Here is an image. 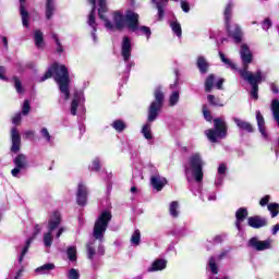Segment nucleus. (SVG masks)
Instances as JSON below:
<instances>
[{"instance_id":"393cba45","label":"nucleus","mask_w":279,"mask_h":279,"mask_svg":"<svg viewBox=\"0 0 279 279\" xmlns=\"http://www.w3.org/2000/svg\"><path fill=\"white\" fill-rule=\"evenodd\" d=\"M167 269V259H155L150 267L147 268L148 274H154V271H162Z\"/></svg>"},{"instance_id":"9b49d317","label":"nucleus","mask_w":279,"mask_h":279,"mask_svg":"<svg viewBox=\"0 0 279 279\" xmlns=\"http://www.w3.org/2000/svg\"><path fill=\"white\" fill-rule=\"evenodd\" d=\"M121 57L125 62V74L130 75L134 61H130V58H132V39L128 36H124L121 41Z\"/></svg>"},{"instance_id":"6ab92c4d","label":"nucleus","mask_w":279,"mask_h":279,"mask_svg":"<svg viewBox=\"0 0 279 279\" xmlns=\"http://www.w3.org/2000/svg\"><path fill=\"white\" fill-rule=\"evenodd\" d=\"M197 186V190H194V195H197L199 193V197L203 202H206V197L208 202H215L217 201V193L215 192H208L207 190H202V182L201 183H195Z\"/></svg>"},{"instance_id":"1a4fd4ad","label":"nucleus","mask_w":279,"mask_h":279,"mask_svg":"<svg viewBox=\"0 0 279 279\" xmlns=\"http://www.w3.org/2000/svg\"><path fill=\"white\" fill-rule=\"evenodd\" d=\"M205 134L210 143H219L221 138H226L228 134V125L226 124V119H214V129L205 131Z\"/></svg>"},{"instance_id":"7c9ffc66","label":"nucleus","mask_w":279,"mask_h":279,"mask_svg":"<svg viewBox=\"0 0 279 279\" xmlns=\"http://www.w3.org/2000/svg\"><path fill=\"white\" fill-rule=\"evenodd\" d=\"M53 269H56V264L48 263L37 267L35 269V274H37L38 276H46L50 271H53Z\"/></svg>"},{"instance_id":"5fc2aeb1","label":"nucleus","mask_w":279,"mask_h":279,"mask_svg":"<svg viewBox=\"0 0 279 279\" xmlns=\"http://www.w3.org/2000/svg\"><path fill=\"white\" fill-rule=\"evenodd\" d=\"M181 9L183 12H185V14H189V12H191V4H189L187 1L182 0L181 1Z\"/></svg>"},{"instance_id":"72a5a7b5","label":"nucleus","mask_w":279,"mask_h":279,"mask_svg":"<svg viewBox=\"0 0 279 279\" xmlns=\"http://www.w3.org/2000/svg\"><path fill=\"white\" fill-rule=\"evenodd\" d=\"M34 40H35V46L37 47V49H43V47H45V37L43 35V32L35 31Z\"/></svg>"},{"instance_id":"774afa93","label":"nucleus","mask_w":279,"mask_h":279,"mask_svg":"<svg viewBox=\"0 0 279 279\" xmlns=\"http://www.w3.org/2000/svg\"><path fill=\"white\" fill-rule=\"evenodd\" d=\"M24 134H25L26 138H32V136H34L35 132L29 130V131H26Z\"/></svg>"},{"instance_id":"20e7f679","label":"nucleus","mask_w":279,"mask_h":279,"mask_svg":"<svg viewBox=\"0 0 279 279\" xmlns=\"http://www.w3.org/2000/svg\"><path fill=\"white\" fill-rule=\"evenodd\" d=\"M204 165L202 155L199 153H194L189 157L187 162L184 166L185 178L193 195H195V183L199 186V183L204 180Z\"/></svg>"},{"instance_id":"603ef678","label":"nucleus","mask_w":279,"mask_h":279,"mask_svg":"<svg viewBox=\"0 0 279 279\" xmlns=\"http://www.w3.org/2000/svg\"><path fill=\"white\" fill-rule=\"evenodd\" d=\"M13 82H14L16 93H19L21 95L23 93V84L21 83V80H19V77L14 76Z\"/></svg>"},{"instance_id":"dca6fc26","label":"nucleus","mask_w":279,"mask_h":279,"mask_svg":"<svg viewBox=\"0 0 279 279\" xmlns=\"http://www.w3.org/2000/svg\"><path fill=\"white\" fill-rule=\"evenodd\" d=\"M87 201H88V187H86L84 183H78L77 192H76V203L78 204V206H86Z\"/></svg>"},{"instance_id":"4c0bfd02","label":"nucleus","mask_w":279,"mask_h":279,"mask_svg":"<svg viewBox=\"0 0 279 279\" xmlns=\"http://www.w3.org/2000/svg\"><path fill=\"white\" fill-rule=\"evenodd\" d=\"M66 254L71 263H75L77 260V247L75 246L68 247Z\"/></svg>"},{"instance_id":"0e129e2a","label":"nucleus","mask_w":279,"mask_h":279,"mask_svg":"<svg viewBox=\"0 0 279 279\" xmlns=\"http://www.w3.org/2000/svg\"><path fill=\"white\" fill-rule=\"evenodd\" d=\"M64 230H65L64 227L59 228V230L57 231V234H56V239H60V236H62Z\"/></svg>"},{"instance_id":"2eb2a0df","label":"nucleus","mask_w":279,"mask_h":279,"mask_svg":"<svg viewBox=\"0 0 279 279\" xmlns=\"http://www.w3.org/2000/svg\"><path fill=\"white\" fill-rule=\"evenodd\" d=\"M77 108L78 110L84 111V92L76 90L74 93V98L71 104L70 112L73 117L77 114Z\"/></svg>"},{"instance_id":"f03ea898","label":"nucleus","mask_w":279,"mask_h":279,"mask_svg":"<svg viewBox=\"0 0 279 279\" xmlns=\"http://www.w3.org/2000/svg\"><path fill=\"white\" fill-rule=\"evenodd\" d=\"M54 75V82H57L59 86V90L61 96L59 98V104H66L69 98L71 97V90L69 89V85L71 84V78L69 77V70L64 65H60L58 63H53L48 71L43 75L38 82H46Z\"/></svg>"},{"instance_id":"f8f14e48","label":"nucleus","mask_w":279,"mask_h":279,"mask_svg":"<svg viewBox=\"0 0 279 279\" xmlns=\"http://www.w3.org/2000/svg\"><path fill=\"white\" fill-rule=\"evenodd\" d=\"M150 171L153 173L150 175V184L153 189H155V191H162V189H165V186L167 185V179L158 173L156 167L151 166Z\"/></svg>"},{"instance_id":"c9c22d12","label":"nucleus","mask_w":279,"mask_h":279,"mask_svg":"<svg viewBox=\"0 0 279 279\" xmlns=\"http://www.w3.org/2000/svg\"><path fill=\"white\" fill-rule=\"evenodd\" d=\"M39 134L45 143H47L48 145L53 144V136H51V133H49V130L47 128H41Z\"/></svg>"},{"instance_id":"4be33fe9","label":"nucleus","mask_w":279,"mask_h":279,"mask_svg":"<svg viewBox=\"0 0 279 279\" xmlns=\"http://www.w3.org/2000/svg\"><path fill=\"white\" fill-rule=\"evenodd\" d=\"M41 228H40V225H36L35 226V233L33 234L32 238H28L26 240V243L24 245V247L22 248V252L20 254V257H19V263H23V258H25V254H27V252H29V247L34 241V239H36V235L40 232Z\"/></svg>"},{"instance_id":"6e6552de","label":"nucleus","mask_w":279,"mask_h":279,"mask_svg":"<svg viewBox=\"0 0 279 279\" xmlns=\"http://www.w3.org/2000/svg\"><path fill=\"white\" fill-rule=\"evenodd\" d=\"M126 27L137 36H145L147 40L151 38V28L149 26H140L138 14L133 11L126 12Z\"/></svg>"},{"instance_id":"5701e85b","label":"nucleus","mask_w":279,"mask_h":279,"mask_svg":"<svg viewBox=\"0 0 279 279\" xmlns=\"http://www.w3.org/2000/svg\"><path fill=\"white\" fill-rule=\"evenodd\" d=\"M257 128L265 141H269V134H267V128H265V118L260 111H256Z\"/></svg>"},{"instance_id":"c03bdc74","label":"nucleus","mask_w":279,"mask_h":279,"mask_svg":"<svg viewBox=\"0 0 279 279\" xmlns=\"http://www.w3.org/2000/svg\"><path fill=\"white\" fill-rule=\"evenodd\" d=\"M268 210H269L272 219L278 217V215H279V204L278 203L268 204Z\"/></svg>"},{"instance_id":"bf43d9fd","label":"nucleus","mask_w":279,"mask_h":279,"mask_svg":"<svg viewBox=\"0 0 279 279\" xmlns=\"http://www.w3.org/2000/svg\"><path fill=\"white\" fill-rule=\"evenodd\" d=\"M21 120H22V116H21V112H17L13 119H12V124L13 125H19L21 123Z\"/></svg>"},{"instance_id":"39448f33","label":"nucleus","mask_w":279,"mask_h":279,"mask_svg":"<svg viewBox=\"0 0 279 279\" xmlns=\"http://www.w3.org/2000/svg\"><path fill=\"white\" fill-rule=\"evenodd\" d=\"M90 3L93 8H96V5H98V16L101 21H105V27L107 29H123L125 25H128L126 15L123 16V13L121 12H116L113 14L114 24L106 19V16L104 15V13L108 12V7H106V0H92Z\"/></svg>"},{"instance_id":"2f4dec72","label":"nucleus","mask_w":279,"mask_h":279,"mask_svg":"<svg viewBox=\"0 0 279 279\" xmlns=\"http://www.w3.org/2000/svg\"><path fill=\"white\" fill-rule=\"evenodd\" d=\"M196 65L202 74L208 73L209 64H208V61L206 60V57H204V56L197 57Z\"/></svg>"},{"instance_id":"9d476101","label":"nucleus","mask_w":279,"mask_h":279,"mask_svg":"<svg viewBox=\"0 0 279 279\" xmlns=\"http://www.w3.org/2000/svg\"><path fill=\"white\" fill-rule=\"evenodd\" d=\"M62 223V217L58 211H54L48 222V232L44 233V245L49 248L53 245V230Z\"/></svg>"},{"instance_id":"3c124183","label":"nucleus","mask_w":279,"mask_h":279,"mask_svg":"<svg viewBox=\"0 0 279 279\" xmlns=\"http://www.w3.org/2000/svg\"><path fill=\"white\" fill-rule=\"evenodd\" d=\"M52 38L57 45V53H62L64 51V48L62 47V43H60V39L58 38L57 34H52Z\"/></svg>"},{"instance_id":"423d86ee","label":"nucleus","mask_w":279,"mask_h":279,"mask_svg":"<svg viewBox=\"0 0 279 279\" xmlns=\"http://www.w3.org/2000/svg\"><path fill=\"white\" fill-rule=\"evenodd\" d=\"M112 219V214H110V211L105 210L102 211L98 218L95 221L94 225V239H96V241H99V245L97 248V256H104V254H106V251L104 248V234H106V230H108V225L110 223Z\"/></svg>"},{"instance_id":"69168bd1","label":"nucleus","mask_w":279,"mask_h":279,"mask_svg":"<svg viewBox=\"0 0 279 279\" xmlns=\"http://www.w3.org/2000/svg\"><path fill=\"white\" fill-rule=\"evenodd\" d=\"M279 232V223L275 225L271 229V234L276 235Z\"/></svg>"},{"instance_id":"473e14b6","label":"nucleus","mask_w":279,"mask_h":279,"mask_svg":"<svg viewBox=\"0 0 279 279\" xmlns=\"http://www.w3.org/2000/svg\"><path fill=\"white\" fill-rule=\"evenodd\" d=\"M56 14V0H47L46 1V19L50 21Z\"/></svg>"},{"instance_id":"f704fd0d","label":"nucleus","mask_w":279,"mask_h":279,"mask_svg":"<svg viewBox=\"0 0 279 279\" xmlns=\"http://www.w3.org/2000/svg\"><path fill=\"white\" fill-rule=\"evenodd\" d=\"M95 243L96 241H92L87 244V258L89 260H95V256H99L97 255V248L95 247Z\"/></svg>"},{"instance_id":"a878e982","label":"nucleus","mask_w":279,"mask_h":279,"mask_svg":"<svg viewBox=\"0 0 279 279\" xmlns=\"http://www.w3.org/2000/svg\"><path fill=\"white\" fill-rule=\"evenodd\" d=\"M87 23H88L89 27L93 28L92 38H93L94 43H97V22H95V7H93V9L88 15Z\"/></svg>"},{"instance_id":"4d7b16f0","label":"nucleus","mask_w":279,"mask_h":279,"mask_svg":"<svg viewBox=\"0 0 279 279\" xmlns=\"http://www.w3.org/2000/svg\"><path fill=\"white\" fill-rule=\"evenodd\" d=\"M203 114L206 119V121H213V114H210V111L206 109V106L203 107Z\"/></svg>"},{"instance_id":"13d9d810","label":"nucleus","mask_w":279,"mask_h":279,"mask_svg":"<svg viewBox=\"0 0 279 279\" xmlns=\"http://www.w3.org/2000/svg\"><path fill=\"white\" fill-rule=\"evenodd\" d=\"M226 234H219V235H216L213 241L214 243H223V241H226Z\"/></svg>"},{"instance_id":"4468645a","label":"nucleus","mask_w":279,"mask_h":279,"mask_svg":"<svg viewBox=\"0 0 279 279\" xmlns=\"http://www.w3.org/2000/svg\"><path fill=\"white\" fill-rule=\"evenodd\" d=\"M271 239L265 241L258 240V238H251L247 242V246L256 250V252H265V250H271Z\"/></svg>"},{"instance_id":"ddd939ff","label":"nucleus","mask_w":279,"mask_h":279,"mask_svg":"<svg viewBox=\"0 0 279 279\" xmlns=\"http://www.w3.org/2000/svg\"><path fill=\"white\" fill-rule=\"evenodd\" d=\"M13 165H15V168L11 170V174L13 178H19L21 174V171L24 169H27V156L23 154H19L14 159H13Z\"/></svg>"},{"instance_id":"49530a36","label":"nucleus","mask_w":279,"mask_h":279,"mask_svg":"<svg viewBox=\"0 0 279 279\" xmlns=\"http://www.w3.org/2000/svg\"><path fill=\"white\" fill-rule=\"evenodd\" d=\"M178 101H180V92L174 90L169 97L170 106H177Z\"/></svg>"},{"instance_id":"b1692460","label":"nucleus","mask_w":279,"mask_h":279,"mask_svg":"<svg viewBox=\"0 0 279 279\" xmlns=\"http://www.w3.org/2000/svg\"><path fill=\"white\" fill-rule=\"evenodd\" d=\"M232 120L235 123L236 128H239V130H241L242 132H247L248 134H252V132H254V126H252L250 122L241 120L236 117H233Z\"/></svg>"},{"instance_id":"58836bf2","label":"nucleus","mask_w":279,"mask_h":279,"mask_svg":"<svg viewBox=\"0 0 279 279\" xmlns=\"http://www.w3.org/2000/svg\"><path fill=\"white\" fill-rule=\"evenodd\" d=\"M169 213L171 215V217H179L180 215V204H178V202H172L170 203V206H169Z\"/></svg>"},{"instance_id":"a19ab883","label":"nucleus","mask_w":279,"mask_h":279,"mask_svg":"<svg viewBox=\"0 0 279 279\" xmlns=\"http://www.w3.org/2000/svg\"><path fill=\"white\" fill-rule=\"evenodd\" d=\"M111 128H113L116 132H123V130H125L128 125L125 124V122H123V120H116L111 123Z\"/></svg>"},{"instance_id":"c85d7f7f","label":"nucleus","mask_w":279,"mask_h":279,"mask_svg":"<svg viewBox=\"0 0 279 279\" xmlns=\"http://www.w3.org/2000/svg\"><path fill=\"white\" fill-rule=\"evenodd\" d=\"M219 58L221 62L225 64L226 69H231V71H241L242 69H239L232 60L228 59V57L225 56L223 52L219 51Z\"/></svg>"},{"instance_id":"aec40b11","label":"nucleus","mask_w":279,"mask_h":279,"mask_svg":"<svg viewBox=\"0 0 279 279\" xmlns=\"http://www.w3.org/2000/svg\"><path fill=\"white\" fill-rule=\"evenodd\" d=\"M248 215H250V213L247 211V208H245V207H240L235 211V228H236V230H239V232H241V230H243L242 223H243V221H245L247 219Z\"/></svg>"},{"instance_id":"a18cd8bd","label":"nucleus","mask_w":279,"mask_h":279,"mask_svg":"<svg viewBox=\"0 0 279 279\" xmlns=\"http://www.w3.org/2000/svg\"><path fill=\"white\" fill-rule=\"evenodd\" d=\"M99 169H101V159L96 157L89 165V171H99Z\"/></svg>"},{"instance_id":"680f3d73","label":"nucleus","mask_w":279,"mask_h":279,"mask_svg":"<svg viewBox=\"0 0 279 279\" xmlns=\"http://www.w3.org/2000/svg\"><path fill=\"white\" fill-rule=\"evenodd\" d=\"M0 80L8 82V77H5V66L3 65H0Z\"/></svg>"},{"instance_id":"cd10ccee","label":"nucleus","mask_w":279,"mask_h":279,"mask_svg":"<svg viewBox=\"0 0 279 279\" xmlns=\"http://www.w3.org/2000/svg\"><path fill=\"white\" fill-rule=\"evenodd\" d=\"M178 1V0H173ZM169 0H151V3L156 4V9L158 10L157 16L158 21H162L165 19V5L168 3Z\"/></svg>"},{"instance_id":"ea45409f","label":"nucleus","mask_w":279,"mask_h":279,"mask_svg":"<svg viewBox=\"0 0 279 279\" xmlns=\"http://www.w3.org/2000/svg\"><path fill=\"white\" fill-rule=\"evenodd\" d=\"M131 245L138 247L141 245V230L136 229L131 235Z\"/></svg>"},{"instance_id":"e2e57ef3","label":"nucleus","mask_w":279,"mask_h":279,"mask_svg":"<svg viewBox=\"0 0 279 279\" xmlns=\"http://www.w3.org/2000/svg\"><path fill=\"white\" fill-rule=\"evenodd\" d=\"M216 88H218V90H221L223 88V78H220L217 83H216Z\"/></svg>"},{"instance_id":"052dcab7","label":"nucleus","mask_w":279,"mask_h":279,"mask_svg":"<svg viewBox=\"0 0 279 279\" xmlns=\"http://www.w3.org/2000/svg\"><path fill=\"white\" fill-rule=\"evenodd\" d=\"M269 199H271V196H269V195H266V196H264L260 201H259V205L260 206H267V204H269Z\"/></svg>"},{"instance_id":"f257e3e1","label":"nucleus","mask_w":279,"mask_h":279,"mask_svg":"<svg viewBox=\"0 0 279 279\" xmlns=\"http://www.w3.org/2000/svg\"><path fill=\"white\" fill-rule=\"evenodd\" d=\"M240 58L243 64V69L239 70L240 77H242L244 82L251 84V95L253 99H258V84L263 82V72H260V70H257L254 74L248 71L250 64H252L253 56L250 47L246 44L241 45Z\"/></svg>"},{"instance_id":"37998d69","label":"nucleus","mask_w":279,"mask_h":279,"mask_svg":"<svg viewBox=\"0 0 279 279\" xmlns=\"http://www.w3.org/2000/svg\"><path fill=\"white\" fill-rule=\"evenodd\" d=\"M207 101H209L210 106H216L218 108H223V102H221V99L215 97V95H208Z\"/></svg>"},{"instance_id":"de8ad7c7","label":"nucleus","mask_w":279,"mask_h":279,"mask_svg":"<svg viewBox=\"0 0 279 279\" xmlns=\"http://www.w3.org/2000/svg\"><path fill=\"white\" fill-rule=\"evenodd\" d=\"M272 25H274V22H271V19L266 17L262 22V29H264V32H269V29H271Z\"/></svg>"},{"instance_id":"8fccbe9b","label":"nucleus","mask_w":279,"mask_h":279,"mask_svg":"<svg viewBox=\"0 0 279 279\" xmlns=\"http://www.w3.org/2000/svg\"><path fill=\"white\" fill-rule=\"evenodd\" d=\"M32 110V107L29 106V100H24L23 105H22V114L24 117H27V114H29Z\"/></svg>"},{"instance_id":"a211bd4d","label":"nucleus","mask_w":279,"mask_h":279,"mask_svg":"<svg viewBox=\"0 0 279 279\" xmlns=\"http://www.w3.org/2000/svg\"><path fill=\"white\" fill-rule=\"evenodd\" d=\"M226 256H228V251H222L217 257L215 256L209 257L208 269L209 271H211V274H214V276L219 274V267L217 266V260H222V258H226Z\"/></svg>"},{"instance_id":"c756f323","label":"nucleus","mask_w":279,"mask_h":279,"mask_svg":"<svg viewBox=\"0 0 279 279\" xmlns=\"http://www.w3.org/2000/svg\"><path fill=\"white\" fill-rule=\"evenodd\" d=\"M219 58L221 62L225 64L226 69H231V71H241L242 69H239L232 60L228 59V57L225 56L223 52L219 51Z\"/></svg>"},{"instance_id":"f3484780","label":"nucleus","mask_w":279,"mask_h":279,"mask_svg":"<svg viewBox=\"0 0 279 279\" xmlns=\"http://www.w3.org/2000/svg\"><path fill=\"white\" fill-rule=\"evenodd\" d=\"M247 226L250 228H254L255 230H259V228H265L268 226L267 218L262 216H252L247 218Z\"/></svg>"},{"instance_id":"7ed1b4c3","label":"nucleus","mask_w":279,"mask_h":279,"mask_svg":"<svg viewBox=\"0 0 279 279\" xmlns=\"http://www.w3.org/2000/svg\"><path fill=\"white\" fill-rule=\"evenodd\" d=\"M162 104H165V94L162 89L157 87L155 89V101H153L148 108L147 122L142 126L141 134L148 141L149 145H154V133H151V123L158 119L160 110H162Z\"/></svg>"},{"instance_id":"6e6d98bb","label":"nucleus","mask_w":279,"mask_h":279,"mask_svg":"<svg viewBox=\"0 0 279 279\" xmlns=\"http://www.w3.org/2000/svg\"><path fill=\"white\" fill-rule=\"evenodd\" d=\"M226 171H228V167H226V163H220L218 167V175H225Z\"/></svg>"},{"instance_id":"bb28decb","label":"nucleus","mask_w":279,"mask_h":279,"mask_svg":"<svg viewBox=\"0 0 279 279\" xmlns=\"http://www.w3.org/2000/svg\"><path fill=\"white\" fill-rule=\"evenodd\" d=\"M20 14L23 27H29V12L25 9V0H20Z\"/></svg>"},{"instance_id":"e433bc0d","label":"nucleus","mask_w":279,"mask_h":279,"mask_svg":"<svg viewBox=\"0 0 279 279\" xmlns=\"http://www.w3.org/2000/svg\"><path fill=\"white\" fill-rule=\"evenodd\" d=\"M170 27L173 34L178 36V38H182V25H180V22H178V20L170 22Z\"/></svg>"},{"instance_id":"09e8293b","label":"nucleus","mask_w":279,"mask_h":279,"mask_svg":"<svg viewBox=\"0 0 279 279\" xmlns=\"http://www.w3.org/2000/svg\"><path fill=\"white\" fill-rule=\"evenodd\" d=\"M68 279H80V270L71 268L66 274Z\"/></svg>"},{"instance_id":"412c9836","label":"nucleus","mask_w":279,"mask_h":279,"mask_svg":"<svg viewBox=\"0 0 279 279\" xmlns=\"http://www.w3.org/2000/svg\"><path fill=\"white\" fill-rule=\"evenodd\" d=\"M11 151L19 154V151H21V134L16 128L11 129Z\"/></svg>"},{"instance_id":"864d4df0","label":"nucleus","mask_w":279,"mask_h":279,"mask_svg":"<svg viewBox=\"0 0 279 279\" xmlns=\"http://www.w3.org/2000/svg\"><path fill=\"white\" fill-rule=\"evenodd\" d=\"M223 180H226V177L223 174H217L215 180V186H221L223 184Z\"/></svg>"},{"instance_id":"0eeeda50","label":"nucleus","mask_w":279,"mask_h":279,"mask_svg":"<svg viewBox=\"0 0 279 279\" xmlns=\"http://www.w3.org/2000/svg\"><path fill=\"white\" fill-rule=\"evenodd\" d=\"M233 8L234 4L232 3V1H229L223 12L225 25L229 38H232L235 45H241V43H243V31L241 29V26H239V24L232 23Z\"/></svg>"},{"instance_id":"79ce46f5","label":"nucleus","mask_w":279,"mask_h":279,"mask_svg":"<svg viewBox=\"0 0 279 279\" xmlns=\"http://www.w3.org/2000/svg\"><path fill=\"white\" fill-rule=\"evenodd\" d=\"M215 86V75L210 74L205 81V92L210 93Z\"/></svg>"},{"instance_id":"338daca9","label":"nucleus","mask_w":279,"mask_h":279,"mask_svg":"<svg viewBox=\"0 0 279 279\" xmlns=\"http://www.w3.org/2000/svg\"><path fill=\"white\" fill-rule=\"evenodd\" d=\"M270 88H271V90H272L276 95H278V93H279L278 85L271 84V85H270Z\"/></svg>"}]
</instances>
